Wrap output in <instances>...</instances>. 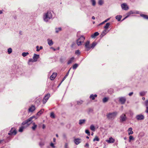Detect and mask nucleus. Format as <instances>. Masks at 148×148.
Listing matches in <instances>:
<instances>
[{
	"label": "nucleus",
	"instance_id": "1",
	"mask_svg": "<svg viewBox=\"0 0 148 148\" xmlns=\"http://www.w3.org/2000/svg\"><path fill=\"white\" fill-rule=\"evenodd\" d=\"M118 114V112L116 111L110 112L106 114V116L108 120H113L116 117Z\"/></svg>",
	"mask_w": 148,
	"mask_h": 148
},
{
	"label": "nucleus",
	"instance_id": "2",
	"mask_svg": "<svg viewBox=\"0 0 148 148\" xmlns=\"http://www.w3.org/2000/svg\"><path fill=\"white\" fill-rule=\"evenodd\" d=\"M52 14L51 12L49 11L47 12L43 16L44 20L46 22L48 21L49 20L52 19Z\"/></svg>",
	"mask_w": 148,
	"mask_h": 148
},
{
	"label": "nucleus",
	"instance_id": "3",
	"mask_svg": "<svg viewBox=\"0 0 148 148\" xmlns=\"http://www.w3.org/2000/svg\"><path fill=\"white\" fill-rule=\"evenodd\" d=\"M34 118H35V119H37V118H36L35 116H32L29 117L27 120L23 122L22 123V125H26V126H28L31 124V122H32V119Z\"/></svg>",
	"mask_w": 148,
	"mask_h": 148
},
{
	"label": "nucleus",
	"instance_id": "4",
	"mask_svg": "<svg viewBox=\"0 0 148 148\" xmlns=\"http://www.w3.org/2000/svg\"><path fill=\"white\" fill-rule=\"evenodd\" d=\"M85 37L83 36H81L77 40V43L78 46L80 45L85 40Z\"/></svg>",
	"mask_w": 148,
	"mask_h": 148
},
{
	"label": "nucleus",
	"instance_id": "5",
	"mask_svg": "<svg viewBox=\"0 0 148 148\" xmlns=\"http://www.w3.org/2000/svg\"><path fill=\"white\" fill-rule=\"evenodd\" d=\"M127 119V117L125 114H122L120 117V122H123L125 121Z\"/></svg>",
	"mask_w": 148,
	"mask_h": 148
},
{
	"label": "nucleus",
	"instance_id": "6",
	"mask_svg": "<svg viewBox=\"0 0 148 148\" xmlns=\"http://www.w3.org/2000/svg\"><path fill=\"white\" fill-rule=\"evenodd\" d=\"M139 14V12L138 11H136V10L130 11L127 14V16L124 18V19L128 17L131 14Z\"/></svg>",
	"mask_w": 148,
	"mask_h": 148
},
{
	"label": "nucleus",
	"instance_id": "7",
	"mask_svg": "<svg viewBox=\"0 0 148 148\" xmlns=\"http://www.w3.org/2000/svg\"><path fill=\"white\" fill-rule=\"evenodd\" d=\"M144 118V116L141 114L137 115L136 116V118L138 121L143 120Z\"/></svg>",
	"mask_w": 148,
	"mask_h": 148
},
{
	"label": "nucleus",
	"instance_id": "8",
	"mask_svg": "<svg viewBox=\"0 0 148 148\" xmlns=\"http://www.w3.org/2000/svg\"><path fill=\"white\" fill-rule=\"evenodd\" d=\"M91 45H90V41H87L85 43V47L87 51L89 50L91 48Z\"/></svg>",
	"mask_w": 148,
	"mask_h": 148
},
{
	"label": "nucleus",
	"instance_id": "9",
	"mask_svg": "<svg viewBox=\"0 0 148 148\" xmlns=\"http://www.w3.org/2000/svg\"><path fill=\"white\" fill-rule=\"evenodd\" d=\"M16 134V131L14 128H12L9 132L8 133L9 135H15Z\"/></svg>",
	"mask_w": 148,
	"mask_h": 148
},
{
	"label": "nucleus",
	"instance_id": "10",
	"mask_svg": "<svg viewBox=\"0 0 148 148\" xmlns=\"http://www.w3.org/2000/svg\"><path fill=\"white\" fill-rule=\"evenodd\" d=\"M50 95L49 94H47L45 96L42 100L43 103L44 104L46 103L50 97Z\"/></svg>",
	"mask_w": 148,
	"mask_h": 148
},
{
	"label": "nucleus",
	"instance_id": "11",
	"mask_svg": "<svg viewBox=\"0 0 148 148\" xmlns=\"http://www.w3.org/2000/svg\"><path fill=\"white\" fill-rule=\"evenodd\" d=\"M121 6L122 9L127 10L129 9V7L125 3H123L121 5Z\"/></svg>",
	"mask_w": 148,
	"mask_h": 148
},
{
	"label": "nucleus",
	"instance_id": "12",
	"mask_svg": "<svg viewBox=\"0 0 148 148\" xmlns=\"http://www.w3.org/2000/svg\"><path fill=\"white\" fill-rule=\"evenodd\" d=\"M119 101L121 104H124L126 101V99L125 97H121L119 98Z\"/></svg>",
	"mask_w": 148,
	"mask_h": 148
},
{
	"label": "nucleus",
	"instance_id": "13",
	"mask_svg": "<svg viewBox=\"0 0 148 148\" xmlns=\"http://www.w3.org/2000/svg\"><path fill=\"white\" fill-rule=\"evenodd\" d=\"M39 58V55H37L34 54L33 57V59L34 60V62H36L37 61V60Z\"/></svg>",
	"mask_w": 148,
	"mask_h": 148
},
{
	"label": "nucleus",
	"instance_id": "14",
	"mask_svg": "<svg viewBox=\"0 0 148 148\" xmlns=\"http://www.w3.org/2000/svg\"><path fill=\"white\" fill-rule=\"evenodd\" d=\"M57 75V73H53L52 75L50 77V79L51 80H54L56 77Z\"/></svg>",
	"mask_w": 148,
	"mask_h": 148
},
{
	"label": "nucleus",
	"instance_id": "15",
	"mask_svg": "<svg viewBox=\"0 0 148 148\" xmlns=\"http://www.w3.org/2000/svg\"><path fill=\"white\" fill-rule=\"evenodd\" d=\"M114 141V139L112 137L110 138L108 140H106V141L108 143H113Z\"/></svg>",
	"mask_w": 148,
	"mask_h": 148
},
{
	"label": "nucleus",
	"instance_id": "16",
	"mask_svg": "<svg viewBox=\"0 0 148 148\" xmlns=\"http://www.w3.org/2000/svg\"><path fill=\"white\" fill-rule=\"evenodd\" d=\"M35 107L34 106H32L29 109V112H33L35 110Z\"/></svg>",
	"mask_w": 148,
	"mask_h": 148
},
{
	"label": "nucleus",
	"instance_id": "17",
	"mask_svg": "<svg viewBox=\"0 0 148 148\" xmlns=\"http://www.w3.org/2000/svg\"><path fill=\"white\" fill-rule=\"evenodd\" d=\"M81 142V139L79 138H76L75 139L74 142L76 145L79 144Z\"/></svg>",
	"mask_w": 148,
	"mask_h": 148
},
{
	"label": "nucleus",
	"instance_id": "18",
	"mask_svg": "<svg viewBox=\"0 0 148 148\" xmlns=\"http://www.w3.org/2000/svg\"><path fill=\"white\" fill-rule=\"evenodd\" d=\"M99 34L98 32H96L91 35V37L92 38H95L96 36H98Z\"/></svg>",
	"mask_w": 148,
	"mask_h": 148
},
{
	"label": "nucleus",
	"instance_id": "19",
	"mask_svg": "<svg viewBox=\"0 0 148 148\" xmlns=\"http://www.w3.org/2000/svg\"><path fill=\"white\" fill-rule=\"evenodd\" d=\"M47 41L48 43L50 46H51L53 44V42L51 40H50L49 39H48L47 40Z\"/></svg>",
	"mask_w": 148,
	"mask_h": 148
},
{
	"label": "nucleus",
	"instance_id": "20",
	"mask_svg": "<svg viewBox=\"0 0 148 148\" xmlns=\"http://www.w3.org/2000/svg\"><path fill=\"white\" fill-rule=\"evenodd\" d=\"M132 129L131 127H130L129 128L128 130V134L130 135V134H132L133 133V132L132 131Z\"/></svg>",
	"mask_w": 148,
	"mask_h": 148
},
{
	"label": "nucleus",
	"instance_id": "21",
	"mask_svg": "<svg viewBox=\"0 0 148 148\" xmlns=\"http://www.w3.org/2000/svg\"><path fill=\"white\" fill-rule=\"evenodd\" d=\"M97 95L96 94H95L94 95L92 94L90 96V98L92 100H93L95 99V98L97 97Z\"/></svg>",
	"mask_w": 148,
	"mask_h": 148
},
{
	"label": "nucleus",
	"instance_id": "22",
	"mask_svg": "<svg viewBox=\"0 0 148 148\" xmlns=\"http://www.w3.org/2000/svg\"><path fill=\"white\" fill-rule=\"evenodd\" d=\"M147 91H143L140 92L139 94L140 96H144L147 93Z\"/></svg>",
	"mask_w": 148,
	"mask_h": 148
},
{
	"label": "nucleus",
	"instance_id": "23",
	"mask_svg": "<svg viewBox=\"0 0 148 148\" xmlns=\"http://www.w3.org/2000/svg\"><path fill=\"white\" fill-rule=\"evenodd\" d=\"M74 60V58L72 57L67 62L68 64H70L72 63V62L73 61V60Z\"/></svg>",
	"mask_w": 148,
	"mask_h": 148
},
{
	"label": "nucleus",
	"instance_id": "24",
	"mask_svg": "<svg viewBox=\"0 0 148 148\" xmlns=\"http://www.w3.org/2000/svg\"><path fill=\"white\" fill-rule=\"evenodd\" d=\"M32 124L33 126L32 127V128L33 130H35L37 127V125L35 124L34 122Z\"/></svg>",
	"mask_w": 148,
	"mask_h": 148
},
{
	"label": "nucleus",
	"instance_id": "25",
	"mask_svg": "<svg viewBox=\"0 0 148 148\" xmlns=\"http://www.w3.org/2000/svg\"><path fill=\"white\" fill-rule=\"evenodd\" d=\"M107 29H105L102 32L101 34V36H103L105 35L107 33Z\"/></svg>",
	"mask_w": 148,
	"mask_h": 148
},
{
	"label": "nucleus",
	"instance_id": "26",
	"mask_svg": "<svg viewBox=\"0 0 148 148\" xmlns=\"http://www.w3.org/2000/svg\"><path fill=\"white\" fill-rule=\"evenodd\" d=\"M31 62H34V60L33 59H32V58H30L29 59L28 62V64L29 65H31L32 64L30 63Z\"/></svg>",
	"mask_w": 148,
	"mask_h": 148
},
{
	"label": "nucleus",
	"instance_id": "27",
	"mask_svg": "<svg viewBox=\"0 0 148 148\" xmlns=\"http://www.w3.org/2000/svg\"><path fill=\"white\" fill-rule=\"evenodd\" d=\"M122 17V16L121 15H117L116 16V18L117 20L118 21H120L121 18Z\"/></svg>",
	"mask_w": 148,
	"mask_h": 148
},
{
	"label": "nucleus",
	"instance_id": "28",
	"mask_svg": "<svg viewBox=\"0 0 148 148\" xmlns=\"http://www.w3.org/2000/svg\"><path fill=\"white\" fill-rule=\"evenodd\" d=\"M85 120L84 119H81L79 120V125H82V124L84 123Z\"/></svg>",
	"mask_w": 148,
	"mask_h": 148
},
{
	"label": "nucleus",
	"instance_id": "29",
	"mask_svg": "<svg viewBox=\"0 0 148 148\" xmlns=\"http://www.w3.org/2000/svg\"><path fill=\"white\" fill-rule=\"evenodd\" d=\"M90 129L92 131H94L95 130V128L94 125H90Z\"/></svg>",
	"mask_w": 148,
	"mask_h": 148
},
{
	"label": "nucleus",
	"instance_id": "30",
	"mask_svg": "<svg viewBox=\"0 0 148 148\" xmlns=\"http://www.w3.org/2000/svg\"><path fill=\"white\" fill-rule=\"evenodd\" d=\"M44 110L43 109H42L39 111L37 114V115L40 116V114H41L43 112Z\"/></svg>",
	"mask_w": 148,
	"mask_h": 148
},
{
	"label": "nucleus",
	"instance_id": "31",
	"mask_svg": "<svg viewBox=\"0 0 148 148\" xmlns=\"http://www.w3.org/2000/svg\"><path fill=\"white\" fill-rule=\"evenodd\" d=\"M110 25V23H107L106 25L104 27V28L107 29L108 28L109 26Z\"/></svg>",
	"mask_w": 148,
	"mask_h": 148
},
{
	"label": "nucleus",
	"instance_id": "32",
	"mask_svg": "<svg viewBox=\"0 0 148 148\" xmlns=\"http://www.w3.org/2000/svg\"><path fill=\"white\" fill-rule=\"evenodd\" d=\"M103 0H99L98 1V4L100 5H102L103 3Z\"/></svg>",
	"mask_w": 148,
	"mask_h": 148
},
{
	"label": "nucleus",
	"instance_id": "33",
	"mask_svg": "<svg viewBox=\"0 0 148 148\" xmlns=\"http://www.w3.org/2000/svg\"><path fill=\"white\" fill-rule=\"evenodd\" d=\"M90 1L93 6H95V5L96 3L95 0H91Z\"/></svg>",
	"mask_w": 148,
	"mask_h": 148
},
{
	"label": "nucleus",
	"instance_id": "34",
	"mask_svg": "<svg viewBox=\"0 0 148 148\" xmlns=\"http://www.w3.org/2000/svg\"><path fill=\"white\" fill-rule=\"evenodd\" d=\"M140 16L146 19H148V16L144 14H140Z\"/></svg>",
	"mask_w": 148,
	"mask_h": 148
},
{
	"label": "nucleus",
	"instance_id": "35",
	"mask_svg": "<svg viewBox=\"0 0 148 148\" xmlns=\"http://www.w3.org/2000/svg\"><path fill=\"white\" fill-rule=\"evenodd\" d=\"M25 128V127L23 126H22L20 127L19 129V131L20 132H22L23 130Z\"/></svg>",
	"mask_w": 148,
	"mask_h": 148
},
{
	"label": "nucleus",
	"instance_id": "36",
	"mask_svg": "<svg viewBox=\"0 0 148 148\" xmlns=\"http://www.w3.org/2000/svg\"><path fill=\"white\" fill-rule=\"evenodd\" d=\"M61 30V27L56 28V33H58L59 31Z\"/></svg>",
	"mask_w": 148,
	"mask_h": 148
},
{
	"label": "nucleus",
	"instance_id": "37",
	"mask_svg": "<svg viewBox=\"0 0 148 148\" xmlns=\"http://www.w3.org/2000/svg\"><path fill=\"white\" fill-rule=\"evenodd\" d=\"M8 54H10L12 52V49L11 48H10L8 49Z\"/></svg>",
	"mask_w": 148,
	"mask_h": 148
},
{
	"label": "nucleus",
	"instance_id": "38",
	"mask_svg": "<svg viewBox=\"0 0 148 148\" xmlns=\"http://www.w3.org/2000/svg\"><path fill=\"white\" fill-rule=\"evenodd\" d=\"M97 43L95 42H93L91 45V48H93L96 45Z\"/></svg>",
	"mask_w": 148,
	"mask_h": 148
},
{
	"label": "nucleus",
	"instance_id": "39",
	"mask_svg": "<svg viewBox=\"0 0 148 148\" xmlns=\"http://www.w3.org/2000/svg\"><path fill=\"white\" fill-rule=\"evenodd\" d=\"M39 145L41 147H42L44 145L45 142H44L41 141L39 143Z\"/></svg>",
	"mask_w": 148,
	"mask_h": 148
},
{
	"label": "nucleus",
	"instance_id": "40",
	"mask_svg": "<svg viewBox=\"0 0 148 148\" xmlns=\"http://www.w3.org/2000/svg\"><path fill=\"white\" fill-rule=\"evenodd\" d=\"M108 98L107 97H104L103 99V103H105L108 100Z\"/></svg>",
	"mask_w": 148,
	"mask_h": 148
},
{
	"label": "nucleus",
	"instance_id": "41",
	"mask_svg": "<svg viewBox=\"0 0 148 148\" xmlns=\"http://www.w3.org/2000/svg\"><path fill=\"white\" fill-rule=\"evenodd\" d=\"M29 54L28 52H23L22 53V56L23 57H25Z\"/></svg>",
	"mask_w": 148,
	"mask_h": 148
},
{
	"label": "nucleus",
	"instance_id": "42",
	"mask_svg": "<svg viewBox=\"0 0 148 148\" xmlns=\"http://www.w3.org/2000/svg\"><path fill=\"white\" fill-rule=\"evenodd\" d=\"M144 104L146 106V107H148V99L145 101L144 102Z\"/></svg>",
	"mask_w": 148,
	"mask_h": 148
},
{
	"label": "nucleus",
	"instance_id": "43",
	"mask_svg": "<svg viewBox=\"0 0 148 148\" xmlns=\"http://www.w3.org/2000/svg\"><path fill=\"white\" fill-rule=\"evenodd\" d=\"M134 138L133 137V136H130L129 137V142H131V140H134Z\"/></svg>",
	"mask_w": 148,
	"mask_h": 148
},
{
	"label": "nucleus",
	"instance_id": "44",
	"mask_svg": "<svg viewBox=\"0 0 148 148\" xmlns=\"http://www.w3.org/2000/svg\"><path fill=\"white\" fill-rule=\"evenodd\" d=\"M93 141H99V139L98 138L97 136H96L95 137V138L94 139Z\"/></svg>",
	"mask_w": 148,
	"mask_h": 148
},
{
	"label": "nucleus",
	"instance_id": "45",
	"mask_svg": "<svg viewBox=\"0 0 148 148\" xmlns=\"http://www.w3.org/2000/svg\"><path fill=\"white\" fill-rule=\"evenodd\" d=\"M78 65L77 64H75L73 66V69H75L78 67Z\"/></svg>",
	"mask_w": 148,
	"mask_h": 148
},
{
	"label": "nucleus",
	"instance_id": "46",
	"mask_svg": "<svg viewBox=\"0 0 148 148\" xmlns=\"http://www.w3.org/2000/svg\"><path fill=\"white\" fill-rule=\"evenodd\" d=\"M50 116L52 118H55V115L53 112H52L51 113Z\"/></svg>",
	"mask_w": 148,
	"mask_h": 148
},
{
	"label": "nucleus",
	"instance_id": "47",
	"mask_svg": "<svg viewBox=\"0 0 148 148\" xmlns=\"http://www.w3.org/2000/svg\"><path fill=\"white\" fill-rule=\"evenodd\" d=\"M85 133L87 134L88 135V136H89L90 135V132H89V130H85Z\"/></svg>",
	"mask_w": 148,
	"mask_h": 148
},
{
	"label": "nucleus",
	"instance_id": "48",
	"mask_svg": "<svg viewBox=\"0 0 148 148\" xmlns=\"http://www.w3.org/2000/svg\"><path fill=\"white\" fill-rule=\"evenodd\" d=\"M69 72H68V73H67V74L64 76V78H63V79L62 80L61 82H62L67 77V76L69 74Z\"/></svg>",
	"mask_w": 148,
	"mask_h": 148
},
{
	"label": "nucleus",
	"instance_id": "49",
	"mask_svg": "<svg viewBox=\"0 0 148 148\" xmlns=\"http://www.w3.org/2000/svg\"><path fill=\"white\" fill-rule=\"evenodd\" d=\"M83 102V101H82V100H80L79 101H78L77 102V104H78V105H80V104H82Z\"/></svg>",
	"mask_w": 148,
	"mask_h": 148
},
{
	"label": "nucleus",
	"instance_id": "50",
	"mask_svg": "<svg viewBox=\"0 0 148 148\" xmlns=\"http://www.w3.org/2000/svg\"><path fill=\"white\" fill-rule=\"evenodd\" d=\"M50 146L53 148H55V146H54V144L52 143H51Z\"/></svg>",
	"mask_w": 148,
	"mask_h": 148
},
{
	"label": "nucleus",
	"instance_id": "51",
	"mask_svg": "<svg viewBox=\"0 0 148 148\" xmlns=\"http://www.w3.org/2000/svg\"><path fill=\"white\" fill-rule=\"evenodd\" d=\"M65 148H69L68 144L67 143H66L65 145Z\"/></svg>",
	"mask_w": 148,
	"mask_h": 148
},
{
	"label": "nucleus",
	"instance_id": "52",
	"mask_svg": "<svg viewBox=\"0 0 148 148\" xmlns=\"http://www.w3.org/2000/svg\"><path fill=\"white\" fill-rule=\"evenodd\" d=\"M79 50H77L75 51V53L77 54H79Z\"/></svg>",
	"mask_w": 148,
	"mask_h": 148
},
{
	"label": "nucleus",
	"instance_id": "53",
	"mask_svg": "<svg viewBox=\"0 0 148 148\" xmlns=\"http://www.w3.org/2000/svg\"><path fill=\"white\" fill-rule=\"evenodd\" d=\"M36 51H40L39 49V46H37L36 47Z\"/></svg>",
	"mask_w": 148,
	"mask_h": 148
},
{
	"label": "nucleus",
	"instance_id": "54",
	"mask_svg": "<svg viewBox=\"0 0 148 148\" xmlns=\"http://www.w3.org/2000/svg\"><path fill=\"white\" fill-rule=\"evenodd\" d=\"M145 112L148 114V107H146Z\"/></svg>",
	"mask_w": 148,
	"mask_h": 148
},
{
	"label": "nucleus",
	"instance_id": "55",
	"mask_svg": "<svg viewBox=\"0 0 148 148\" xmlns=\"http://www.w3.org/2000/svg\"><path fill=\"white\" fill-rule=\"evenodd\" d=\"M89 146V144L88 143H86L85 145L84 146L85 147H88Z\"/></svg>",
	"mask_w": 148,
	"mask_h": 148
},
{
	"label": "nucleus",
	"instance_id": "56",
	"mask_svg": "<svg viewBox=\"0 0 148 148\" xmlns=\"http://www.w3.org/2000/svg\"><path fill=\"white\" fill-rule=\"evenodd\" d=\"M110 19V18H108L104 21V22L106 23L109 21Z\"/></svg>",
	"mask_w": 148,
	"mask_h": 148
},
{
	"label": "nucleus",
	"instance_id": "57",
	"mask_svg": "<svg viewBox=\"0 0 148 148\" xmlns=\"http://www.w3.org/2000/svg\"><path fill=\"white\" fill-rule=\"evenodd\" d=\"M133 92H131L129 94V95L130 96H131L133 95Z\"/></svg>",
	"mask_w": 148,
	"mask_h": 148
},
{
	"label": "nucleus",
	"instance_id": "58",
	"mask_svg": "<svg viewBox=\"0 0 148 148\" xmlns=\"http://www.w3.org/2000/svg\"><path fill=\"white\" fill-rule=\"evenodd\" d=\"M50 49H53L54 51H55L56 50V49L52 47H51L50 48Z\"/></svg>",
	"mask_w": 148,
	"mask_h": 148
},
{
	"label": "nucleus",
	"instance_id": "59",
	"mask_svg": "<svg viewBox=\"0 0 148 148\" xmlns=\"http://www.w3.org/2000/svg\"><path fill=\"white\" fill-rule=\"evenodd\" d=\"M74 45H75V43H73L72 44V45H71V47H74Z\"/></svg>",
	"mask_w": 148,
	"mask_h": 148
},
{
	"label": "nucleus",
	"instance_id": "60",
	"mask_svg": "<svg viewBox=\"0 0 148 148\" xmlns=\"http://www.w3.org/2000/svg\"><path fill=\"white\" fill-rule=\"evenodd\" d=\"M45 125H44V124H43L42 125V128L43 129H44L45 128Z\"/></svg>",
	"mask_w": 148,
	"mask_h": 148
},
{
	"label": "nucleus",
	"instance_id": "61",
	"mask_svg": "<svg viewBox=\"0 0 148 148\" xmlns=\"http://www.w3.org/2000/svg\"><path fill=\"white\" fill-rule=\"evenodd\" d=\"M56 139L55 138H53V141L54 142H56Z\"/></svg>",
	"mask_w": 148,
	"mask_h": 148
},
{
	"label": "nucleus",
	"instance_id": "62",
	"mask_svg": "<svg viewBox=\"0 0 148 148\" xmlns=\"http://www.w3.org/2000/svg\"><path fill=\"white\" fill-rule=\"evenodd\" d=\"M42 48H43V47L42 46H40V48H39V49H40V50L42 49Z\"/></svg>",
	"mask_w": 148,
	"mask_h": 148
},
{
	"label": "nucleus",
	"instance_id": "63",
	"mask_svg": "<svg viewBox=\"0 0 148 148\" xmlns=\"http://www.w3.org/2000/svg\"><path fill=\"white\" fill-rule=\"evenodd\" d=\"M104 23H105L104 22V21L103 22H102L101 23H100L99 25H102Z\"/></svg>",
	"mask_w": 148,
	"mask_h": 148
},
{
	"label": "nucleus",
	"instance_id": "64",
	"mask_svg": "<svg viewBox=\"0 0 148 148\" xmlns=\"http://www.w3.org/2000/svg\"><path fill=\"white\" fill-rule=\"evenodd\" d=\"M92 19H95V17L94 16H92Z\"/></svg>",
	"mask_w": 148,
	"mask_h": 148
}]
</instances>
